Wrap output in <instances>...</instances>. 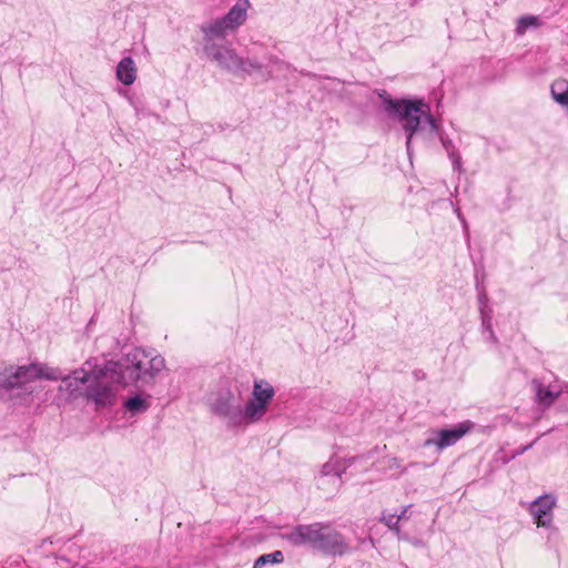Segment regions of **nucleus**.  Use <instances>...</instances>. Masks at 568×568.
Returning a JSON list of instances; mask_svg holds the SVG:
<instances>
[{
    "label": "nucleus",
    "instance_id": "obj_19",
    "mask_svg": "<svg viewBox=\"0 0 568 568\" xmlns=\"http://www.w3.org/2000/svg\"><path fill=\"white\" fill-rule=\"evenodd\" d=\"M402 519V516H397V514H383L381 517V521L384 523L389 529L399 531L398 523Z\"/></svg>",
    "mask_w": 568,
    "mask_h": 568
},
{
    "label": "nucleus",
    "instance_id": "obj_9",
    "mask_svg": "<svg viewBox=\"0 0 568 568\" xmlns=\"http://www.w3.org/2000/svg\"><path fill=\"white\" fill-rule=\"evenodd\" d=\"M474 424L470 420L459 423L452 429H440L434 433V436L426 439V447L435 446L438 450L456 444L464 435H466Z\"/></svg>",
    "mask_w": 568,
    "mask_h": 568
},
{
    "label": "nucleus",
    "instance_id": "obj_15",
    "mask_svg": "<svg viewBox=\"0 0 568 568\" xmlns=\"http://www.w3.org/2000/svg\"><path fill=\"white\" fill-rule=\"evenodd\" d=\"M136 67L132 58H123L116 67V78L124 85H131L136 79Z\"/></svg>",
    "mask_w": 568,
    "mask_h": 568
},
{
    "label": "nucleus",
    "instance_id": "obj_5",
    "mask_svg": "<svg viewBox=\"0 0 568 568\" xmlns=\"http://www.w3.org/2000/svg\"><path fill=\"white\" fill-rule=\"evenodd\" d=\"M212 412L222 418L229 428H245L244 407L240 392L221 388L211 403Z\"/></svg>",
    "mask_w": 568,
    "mask_h": 568
},
{
    "label": "nucleus",
    "instance_id": "obj_17",
    "mask_svg": "<svg viewBox=\"0 0 568 568\" xmlns=\"http://www.w3.org/2000/svg\"><path fill=\"white\" fill-rule=\"evenodd\" d=\"M124 406L132 414L143 413L148 409V403L141 396H134L126 399Z\"/></svg>",
    "mask_w": 568,
    "mask_h": 568
},
{
    "label": "nucleus",
    "instance_id": "obj_13",
    "mask_svg": "<svg viewBox=\"0 0 568 568\" xmlns=\"http://www.w3.org/2000/svg\"><path fill=\"white\" fill-rule=\"evenodd\" d=\"M344 466L338 459H329L321 469L320 486L325 485V479L332 480L335 489L341 486V475L344 471Z\"/></svg>",
    "mask_w": 568,
    "mask_h": 568
},
{
    "label": "nucleus",
    "instance_id": "obj_12",
    "mask_svg": "<svg viewBox=\"0 0 568 568\" xmlns=\"http://www.w3.org/2000/svg\"><path fill=\"white\" fill-rule=\"evenodd\" d=\"M347 548L346 542L337 531L328 526H321L315 549L329 555H343L347 551Z\"/></svg>",
    "mask_w": 568,
    "mask_h": 568
},
{
    "label": "nucleus",
    "instance_id": "obj_11",
    "mask_svg": "<svg viewBox=\"0 0 568 568\" xmlns=\"http://www.w3.org/2000/svg\"><path fill=\"white\" fill-rule=\"evenodd\" d=\"M322 524L315 523L311 525H298L292 530L282 535L293 546H310L315 548L317 538L320 536Z\"/></svg>",
    "mask_w": 568,
    "mask_h": 568
},
{
    "label": "nucleus",
    "instance_id": "obj_7",
    "mask_svg": "<svg viewBox=\"0 0 568 568\" xmlns=\"http://www.w3.org/2000/svg\"><path fill=\"white\" fill-rule=\"evenodd\" d=\"M275 390L273 386L264 381L258 379L253 384L251 397L244 407L245 427L256 424L263 419L268 410V406L273 400Z\"/></svg>",
    "mask_w": 568,
    "mask_h": 568
},
{
    "label": "nucleus",
    "instance_id": "obj_2",
    "mask_svg": "<svg viewBox=\"0 0 568 568\" xmlns=\"http://www.w3.org/2000/svg\"><path fill=\"white\" fill-rule=\"evenodd\" d=\"M106 365H116L114 378L111 384L126 386L139 381L150 382L165 367L162 356L146 352L142 348H134L126 354L121 363L110 362Z\"/></svg>",
    "mask_w": 568,
    "mask_h": 568
},
{
    "label": "nucleus",
    "instance_id": "obj_6",
    "mask_svg": "<svg viewBox=\"0 0 568 568\" xmlns=\"http://www.w3.org/2000/svg\"><path fill=\"white\" fill-rule=\"evenodd\" d=\"M250 7L248 0H239L223 18L204 24L202 31L206 40L224 38L235 31L245 22Z\"/></svg>",
    "mask_w": 568,
    "mask_h": 568
},
{
    "label": "nucleus",
    "instance_id": "obj_8",
    "mask_svg": "<svg viewBox=\"0 0 568 568\" xmlns=\"http://www.w3.org/2000/svg\"><path fill=\"white\" fill-rule=\"evenodd\" d=\"M204 51L210 60L216 62L221 68L235 73H252L254 70L258 69L255 62L243 60L233 49L227 47L207 43L204 47Z\"/></svg>",
    "mask_w": 568,
    "mask_h": 568
},
{
    "label": "nucleus",
    "instance_id": "obj_3",
    "mask_svg": "<svg viewBox=\"0 0 568 568\" xmlns=\"http://www.w3.org/2000/svg\"><path fill=\"white\" fill-rule=\"evenodd\" d=\"M386 109L395 114L407 133L406 148L408 154H410L412 139L415 133L423 130L425 126H427L432 133L437 130L435 120L430 115L429 106L422 100H387Z\"/></svg>",
    "mask_w": 568,
    "mask_h": 568
},
{
    "label": "nucleus",
    "instance_id": "obj_1",
    "mask_svg": "<svg viewBox=\"0 0 568 568\" xmlns=\"http://www.w3.org/2000/svg\"><path fill=\"white\" fill-rule=\"evenodd\" d=\"M116 365H105L97 368L92 361H87L82 367L62 378L59 390L67 392L70 397H84L97 408L111 406L116 399V387L111 384Z\"/></svg>",
    "mask_w": 568,
    "mask_h": 568
},
{
    "label": "nucleus",
    "instance_id": "obj_14",
    "mask_svg": "<svg viewBox=\"0 0 568 568\" xmlns=\"http://www.w3.org/2000/svg\"><path fill=\"white\" fill-rule=\"evenodd\" d=\"M532 386L538 404L545 407H549L561 395V392L552 385L546 386L537 381H534ZM562 395L568 396V393H562Z\"/></svg>",
    "mask_w": 568,
    "mask_h": 568
},
{
    "label": "nucleus",
    "instance_id": "obj_21",
    "mask_svg": "<svg viewBox=\"0 0 568 568\" xmlns=\"http://www.w3.org/2000/svg\"><path fill=\"white\" fill-rule=\"evenodd\" d=\"M454 164L457 166L459 165V161L458 160H455Z\"/></svg>",
    "mask_w": 568,
    "mask_h": 568
},
{
    "label": "nucleus",
    "instance_id": "obj_4",
    "mask_svg": "<svg viewBox=\"0 0 568 568\" xmlns=\"http://www.w3.org/2000/svg\"><path fill=\"white\" fill-rule=\"evenodd\" d=\"M61 374L47 364L31 363L22 366H9L0 371V387L26 388L37 381H57Z\"/></svg>",
    "mask_w": 568,
    "mask_h": 568
},
{
    "label": "nucleus",
    "instance_id": "obj_18",
    "mask_svg": "<svg viewBox=\"0 0 568 568\" xmlns=\"http://www.w3.org/2000/svg\"><path fill=\"white\" fill-rule=\"evenodd\" d=\"M539 26V20L537 17L534 16H524L518 19L516 32L517 34H524L527 29L529 28H536Z\"/></svg>",
    "mask_w": 568,
    "mask_h": 568
},
{
    "label": "nucleus",
    "instance_id": "obj_20",
    "mask_svg": "<svg viewBox=\"0 0 568 568\" xmlns=\"http://www.w3.org/2000/svg\"><path fill=\"white\" fill-rule=\"evenodd\" d=\"M407 509H408V507H404L402 513L398 516H402V518H404L407 513Z\"/></svg>",
    "mask_w": 568,
    "mask_h": 568
},
{
    "label": "nucleus",
    "instance_id": "obj_10",
    "mask_svg": "<svg viewBox=\"0 0 568 568\" xmlns=\"http://www.w3.org/2000/svg\"><path fill=\"white\" fill-rule=\"evenodd\" d=\"M556 498L552 495H544L535 499L529 506V514L537 527L551 528Z\"/></svg>",
    "mask_w": 568,
    "mask_h": 568
},
{
    "label": "nucleus",
    "instance_id": "obj_16",
    "mask_svg": "<svg viewBox=\"0 0 568 568\" xmlns=\"http://www.w3.org/2000/svg\"><path fill=\"white\" fill-rule=\"evenodd\" d=\"M283 560H284L283 552L280 550H275L271 554H265V555L260 556L255 560L253 568H264L268 564H272V565L281 564V562H283Z\"/></svg>",
    "mask_w": 568,
    "mask_h": 568
}]
</instances>
